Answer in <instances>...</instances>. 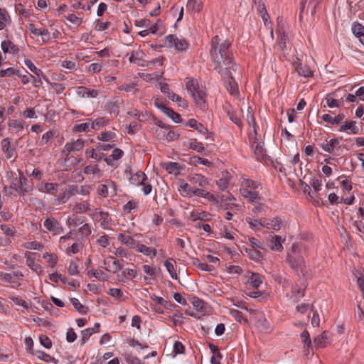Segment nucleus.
Returning <instances> with one entry per match:
<instances>
[{"instance_id":"obj_1","label":"nucleus","mask_w":364,"mask_h":364,"mask_svg":"<svg viewBox=\"0 0 364 364\" xmlns=\"http://www.w3.org/2000/svg\"><path fill=\"white\" fill-rule=\"evenodd\" d=\"M230 46V42L220 39L218 36H214L211 40L210 53L215 64L214 70L218 73L224 70L225 67L232 68L234 72L238 68V65L233 62Z\"/></svg>"},{"instance_id":"obj_2","label":"nucleus","mask_w":364,"mask_h":364,"mask_svg":"<svg viewBox=\"0 0 364 364\" xmlns=\"http://www.w3.org/2000/svg\"><path fill=\"white\" fill-rule=\"evenodd\" d=\"M306 256L307 247L304 245L294 242L287 254L286 262L293 270L299 271L304 275L306 272Z\"/></svg>"},{"instance_id":"obj_3","label":"nucleus","mask_w":364,"mask_h":364,"mask_svg":"<svg viewBox=\"0 0 364 364\" xmlns=\"http://www.w3.org/2000/svg\"><path fill=\"white\" fill-rule=\"evenodd\" d=\"M186 85L187 90L191 93L197 106L201 109H205L207 108L205 100L206 94L205 91L200 87L198 81L192 78L188 79Z\"/></svg>"},{"instance_id":"obj_4","label":"nucleus","mask_w":364,"mask_h":364,"mask_svg":"<svg viewBox=\"0 0 364 364\" xmlns=\"http://www.w3.org/2000/svg\"><path fill=\"white\" fill-rule=\"evenodd\" d=\"M232 68L225 67L224 68V70L220 73L225 80V87L230 94L232 95H238L239 91L237 84L232 77Z\"/></svg>"},{"instance_id":"obj_5","label":"nucleus","mask_w":364,"mask_h":364,"mask_svg":"<svg viewBox=\"0 0 364 364\" xmlns=\"http://www.w3.org/2000/svg\"><path fill=\"white\" fill-rule=\"evenodd\" d=\"M165 44L168 47H174L178 51L185 50L188 43L184 39H178L176 35H168L165 38Z\"/></svg>"},{"instance_id":"obj_6","label":"nucleus","mask_w":364,"mask_h":364,"mask_svg":"<svg viewBox=\"0 0 364 364\" xmlns=\"http://www.w3.org/2000/svg\"><path fill=\"white\" fill-rule=\"evenodd\" d=\"M44 227L47 230L52 232L53 235H58L63 232V228L55 218H47L43 223Z\"/></svg>"},{"instance_id":"obj_7","label":"nucleus","mask_w":364,"mask_h":364,"mask_svg":"<svg viewBox=\"0 0 364 364\" xmlns=\"http://www.w3.org/2000/svg\"><path fill=\"white\" fill-rule=\"evenodd\" d=\"M256 223L267 229H272L274 230H279L281 228L282 220L279 217H276L272 220L263 218L260 220H255Z\"/></svg>"},{"instance_id":"obj_8","label":"nucleus","mask_w":364,"mask_h":364,"mask_svg":"<svg viewBox=\"0 0 364 364\" xmlns=\"http://www.w3.org/2000/svg\"><path fill=\"white\" fill-rule=\"evenodd\" d=\"M145 53L140 49L133 50L130 53L129 61L132 63H136L138 65L144 66Z\"/></svg>"},{"instance_id":"obj_9","label":"nucleus","mask_w":364,"mask_h":364,"mask_svg":"<svg viewBox=\"0 0 364 364\" xmlns=\"http://www.w3.org/2000/svg\"><path fill=\"white\" fill-rule=\"evenodd\" d=\"M188 181L191 185L198 184L200 188H205L208 184V181L205 176L197 173L190 175L188 176Z\"/></svg>"},{"instance_id":"obj_10","label":"nucleus","mask_w":364,"mask_h":364,"mask_svg":"<svg viewBox=\"0 0 364 364\" xmlns=\"http://www.w3.org/2000/svg\"><path fill=\"white\" fill-rule=\"evenodd\" d=\"M1 150L6 154L8 159L16 158L15 150L11 147V142L9 138H5L1 141Z\"/></svg>"},{"instance_id":"obj_11","label":"nucleus","mask_w":364,"mask_h":364,"mask_svg":"<svg viewBox=\"0 0 364 364\" xmlns=\"http://www.w3.org/2000/svg\"><path fill=\"white\" fill-rule=\"evenodd\" d=\"M1 49L4 53L16 54L19 52L18 47L10 40L1 43Z\"/></svg>"},{"instance_id":"obj_12","label":"nucleus","mask_w":364,"mask_h":364,"mask_svg":"<svg viewBox=\"0 0 364 364\" xmlns=\"http://www.w3.org/2000/svg\"><path fill=\"white\" fill-rule=\"evenodd\" d=\"M241 194L243 197L247 198L250 203H257L260 200V197L257 191H252L247 188L240 190Z\"/></svg>"},{"instance_id":"obj_13","label":"nucleus","mask_w":364,"mask_h":364,"mask_svg":"<svg viewBox=\"0 0 364 364\" xmlns=\"http://www.w3.org/2000/svg\"><path fill=\"white\" fill-rule=\"evenodd\" d=\"M77 94L81 97L95 98L98 95V91L81 86L77 88Z\"/></svg>"},{"instance_id":"obj_14","label":"nucleus","mask_w":364,"mask_h":364,"mask_svg":"<svg viewBox=\"0 0 364 364\" xmlns=\"http://www.w3.org/2000/svg\"><path fill=\"white\" fill-rule=\"evenodd\" d=\"M338 144L339 140L338 139H332L330 141H326L320 144V146L324 151L333 153Z\"/></svg>"},{"instance_id":"obj_15","label":"nucleus","mask_w":364,"mask_h":364,"mask_svg":"<svg viewBox=\"0 0 364 364\" xmlns=\"http://www.w3.org/2000/svg\"><path fill=\"white\" fill-rule=\"evenodd\" d=\"M146 180H147L146 175L144 172L139 171H137L135 174H134L129 178V182L132 185L140 186V185L144 184V182H145V181H146Z\"/></svg>"},{"instance_id":"obj_16","label":"nucleus","mask_w":364,"mask_h":364,"mask_svg":"<svg viewBox=\"0 0 364 364\" xmlns=\"http://www.w3.org/2000/svg\"><path fill=\"white\" fill-rule=\"evenodd\" d=\"M345 115L343 114H339L338 116L333 117L328 114H324L322 116V119L330 124H338L343 120Z\"/></svg>"},{"instance_id":"obj_17","label":"nucleus","mask_w":364,"mask_h":364,"mask_svg":"<svg viewBox=\"0 0 364 364\" xmlns=\"http://www.w3.org/2000/svg\"><path fill=\"white\" fill-rule=\"evenodd\" d=\"M23 277V274L20 272H15L12 274L4 273V277L2 278V281L11 284H14L17 282V281L22 278Z\"/></svg>"},{"instance_id":"obj_18","label":"nucleus","mask_w":364,"mask_h":364,"mask_svg":"<svg viewBox=\"0 0 364 364\" xmlns=\"http://www.w3.org/2000/svg\"><path fill=\"white\" fill-rule=\"evenodd\" d=\"M247 282L252 287L258 289L262 283V277L258 273H252Z\"/></svg>"},{"instance_id":"obj_19","label":"nucleus","mask_w":364,"mask_h":364,"mask_svg":"<svg viewBox=\"0 0 364 364\" xmlns=\"http://www.w3.org/2000/svg\"><path fill=\"white\" fill-rule=\"evenodd\" d=\"M35 253H32L30 252H25L24 257L26 258V264L33 271L37 272L39 265H38L35 262V257L33 256Z\"/></svg>"},{"instance_id":"obj_20","label":"nucleus","mask_w":364,"mask_h":364,"mask_svg":"<svg viewBox=\"0 0 364 364\" xmlns=\"http://www.w3.org/2000/svg\"><path fill=\"white\" fill-rule=\"evenodd\" d=\"M134 248L136 249V251L141 252L146 256H149L151 255H152L153 256H156L157 253L156 250L155 248L146 247L144 244L138 245L136 247H134Z\"/></svg>"},{"instance_id":"obj_21","label":"nucleus","mask_w":364,"mask_h":364,"mask_svg":"<svg viewBox=\"0 0 364 364\" xmlns=\"http://www.w3.org/2000/svg\"><path fill=\"white\" fill-rule=\"evenodd\" d=\"M296 70L298 74L301 76L309 77L312 75V71L311 70L309 67L306 65L298 63L296 66Z\"/></svg>"},{"instance_id":"obj_22","label":"nucleus","mask_w":364,"mask_h":364,"mask_svg":"<svg viewBox=\"0 0 364 364\" xmlns=\"http://www.w3.org/2000/svg\"><path fill=\"white\" fill-rule=\"evenodd\" d=\"M162 109L164 112L175 122H181V115L176 112H175L172 109L168 107H166L164 106L162 107Z\"/></svg>"},{"instance_id":"obj_23","label":"nucleus","mask_w":364,"mask_h":364,"mask_svg":"<svg viewBox=\"0 0 364 364\" xmlns=\"http://www.w3.org/2000/svg\"><path fill=\"white\" fill-rule=\"evenodd\" d=\"M10 17L6 9L0 8V30H3L6 26Z\"/></svg>"},{"instance_id":"obj_24","label":"nucleus","mask_w":364,"mask_h":364,"mask_svg":"<svg viewBox=\"0 0 364 364\" xmlns=\"http://www.w3.org/2000/svg\"><path fill=\"white\" fill-rule=\"evenodd\" d=\"M347 129L350 130L351 133L354 134L358 132V129L355 126V121L346 122L345 124L341 127L340 131H346Z\"/></svg>"},{"instance_id":"obj_25","label":"nucleus","mask_w":364,"mask_h":364,"mask_svg":"<svg viewBox=\"0 0 364 364\" xmlns=\"http://www.w3.org/2000/svg\"><path fill=\"white\" fill-rule=\"evenodd\" d=\"M18 176L14 177L10 182V188L18 192L19 186H22V176L23 174L18 171Z\"/></svg>"},{"instance_id":"obj_26","label":"nucleus","mask_w":364,"mask_h":364,"mask_svg":"<svg viewBox=\"0 0 364 364\" xmlns=\"http://www.w3.org/2000/svg\"><path fill=\"white\" fill-rule=\"evenodd\" d=\"M164 167L169 173L176 174L178 173L181 166L176 162H168L164 164Z\"/></svg>"},{"instance_id":"obj_27","label":"nucleus","mask_w":364,"mask_h":364,"mask_svg":"<svg viewBox=\"0 0 364 364\" xmlns=\"http://www.w3.org/2000/svg\"><path fill=\"white\" fill-rule=\"evenodd\" d=\"M271 242L274 243V245L271 247L272 250L281 252L283 250L282 245V237L279 235H273L271 239Z\"/></svg>"},{"instance_id":"obj_28","label":"nucleus","mask_w":364,"mask_h":364,"mask_svg":"<svg viewBox=\"0 0 364 364\" xmlns=\"http://www.w3.org/2000/svg\"><path fill=\"white\" fill-rule=\"evenodd\" d=\"M328 339L327 336V332L324 331L321 335L318 336L314 339V343L317 346L318 348H323L326 346L327 342L326 340Z\"/></svg>"},{"instance_id":"obj_29","label":"nucleus","mask_w":364,"mask_h":364,"mask_svg":"<svg viewBox=\"0 0 364 364\" xmlns=\"http://www.w3.org/2000/svg\"><path fill=\"white\" fill-rule=\"evenodd\" d=\"M70 301L78 312L82 314H87L88 308L80 304L77 299L71 298Z\"/></svg>"},{"instance_id":"obj_30","label":"nucleus","mask_w":364,"mask_h":364,"mask_svg":"<svg viewBox=\"0 0 364 364\" xmlns=\"http://www.w3.org/2000/svg\"><path fill=\"white\" fill-rule=\"evenodd\" d=\"M107 122L108 120L105 117L97 118L92 122L91 128L95 130L100 129L101 127L106 126Z\"/></svg>"},{"instance_id":"obj_31","label":"nucleus","mask_w":364,"mask_h":364,"mask_svg":"<svg viewBox=\"0 0 364 364\" xmlns=\"http://www.w3.org/2000/svg\"><path fill=\"white\" fill-rule=\"evenodd\" d=\"M23 125L24 122L23 120L11 119L8 123V126L10 128L15 129L17 132L23 131Z\"/></svg>"},{"instance_id":"obj_32","label":"nucleus","mask_w":364,"mask_h":364,"mask_svg":"<svg viewBox=\"0 0 364 364\" xmlns=\"http://www.w3.org/2000/svg\"><path fill=\"white\" fill-rule=\"evenodd\" d=\"M118 240L123 244L133 247L135 245V240L129 235L120 233Z\"/></svg>"},{"instance_id":"obj_33","label":"nucleus","mask_w":364,"mask_h":364,"mask_svg":"<svg viewBox=\"0 0 364 364\" xmlns=\"http://www.w3.org/2000/svg\"><path fill=\"white\" fill-rule=\"evenodd\" d=\"M14 75H16L19 77H21V74L19 73V70H16L14 69V68H9L6 70H0V77H11Z\"/></svg>"},{"instance_id":"obj_34","label":"nucleus","mask_w":364,"mask_h":364,"mask_svg":"<svg viewBox=\"0 0 364 364\" xmlns=\"http://www.w3.org/2000/svg\"><path fill=\"white\" fill-rule=\"evenodd\" d=\"M187 7L196 12H200L202 10L203 4L201 1L197 0H188Z\"/></svg>"},{"instance_id":"obj_35","label":"nucleus","mask_w":364,"mask_h":364,"mask_svg":"<svg viewBox=\"0 0 364 364\" xmlns=\"http://www.w3.org/2000/svg\"><path fill=\"white\" fill-rule=\"evenodd\" d=\"M100 225L103 229H106L109 224V214L106 212H100L99 213Z\"/></svg>"},{"instance_id":"obj_36","label":"nucleus","mask_w":364,"mask_h":364,"mask_svg":"<svg viewBox=\"0 0 364 364\" xmlns=\"http://www.w3.org/2000/svg\"><path fill=\"white\" fill-rule=\"evenodd\" d=\"M192 263L194 266L197 267L201 270L210 272L212 270V267L209 266L206 263H203L198 258H192Z\"/></svg>"},{"instance_id":"obj_37","label":"nucleus","mask_w":364,"mask_h":364,"mask_svg":"<svg viewBox=\"0 0 364 364\" xmlns=\"http://www.w3.org/2000/svg\"><path fill=\"white\" fill-rule=\"evenodd\" d=\"M90 209V204L88 202H86V201H84L82 203H77L75 208H74V210L77 213H83V212H86L87 210H89Z\"/></svg>"},{"instance_id":"obj_38","label":"nucleus","mask_w":364,"mask_h":364,"mask_svg":"<svg viewBox=\"0 0 364 364\" xmlns=\"http://www.w3.org/2000/svg\"><path fill=\"white\" fill-rule=\"evenodd\" d=\"M0 229L6 235L9 237H13L16 234V229L14 226L3 224L1 225Z\"/></svg>"},{"instance_id":"obj_39","label":"nucleus","mask_w":364,"mask_h":364,"mask_svg":"<svg viewBox=\"0 0 364 364\" xmlns=\"http://www.w3.org/2000/svg\"><path fill=\"white\" fill-rule=\"evenodd\" d=\"M255 154L259 161L264 159L266 156V151L259 144L256 145L255 148Z\"/></svg>"},{"instance_id":"obj_40","label":"nucleus","mask_w":364,"mask_h":364,"mask_svg":"<svg viewBox=\"0 0 364 364\" xmlns=\"http://www.w3.org/2000/svg\"><path fill=\"white\" fill-rule=\"evenodd\" d=\"M31 187L28 185V180L26 178L22 176V186H19L18 193L24 196L26 193L31 191Z\"/></svg>"},{"instance_id":"obj_41","label":"nucleus","mask_w":364,"mask_h":364,"mask_svg":"<svg viewBox=\"0 0 364 364\" xmlns=\"http://www.w3.org/2000/svg\"><path fill=\"white\" fill-rule=\"evenodd\" d=\"M209 215L208 213L205 212H192L191 214V218H192V220L196 221L197 220H207L208 216Z\"/></svg>"},{"instance_id":"obj_42","label":"nucleus","mask_w":364,"mask_h":364,"mask_svg":"<svg viewBox=\"0 0 364 364\" xmlns=\"http://www.w3.org/2000/svg\"><path fill=\"white\" fill-rule=\"evenodd\" d=\"M115 136V134L112 132H103L97 136V139L100 141H112Z\"/></svg>"},{"instance_id":"obj_43","label":"nucleus","mask_w":364,"mask_h":364,"mask_svg":"<svg viewBox=\"0 0 364 364\" xmlns=\"http://www.w3.org/2000/svg\"><path fill=\"white\" fill-rule=\"evenodd\" d=\"M43 258L46 259L47 262L50 265L51 267H54L57 264L58 257L54 254H49L46 252L43 255Z\"/></svg>"},{"instance_id":"obj_44","label":"nucleus","mask_w":364,"mask_h":364,"mask_svg":"<svg viewBox=\"0 0 364 364\" xmlns=\"http://www.w3.org/2000/svg\"><path fill=\"white\" fill-rule=\"evenodd\" d=\"M23 247L26 249L41 250L43 247V245L39 242L33 241L24 243Z\"/></svg>"},{"instance_id":"obj_45","label":"nucleus","mask_w":364,"mask_h":364,"mask_svg":"<svg viewBox=\"0 0 364 364\" xmlns=\"http://www.w3.org/2000/svg\"><path fill=\"white\" fill-rule=\"evenodd\" d=\"M353 33L358 38H359L364 33V26L356 22L354 23L352 27Z\"/></svg>"},{"instance_id":"obj_46","label":"nucleus","mask_w":364,"mask_h":364,"mask_svg":"<svg viewBox=\"0 0 364 364\" xmlns=\"http://www.w3.org/2000/svg\"><path fill=\"white\" fill-rule=\"evenodd\" d=\"M191 162L194 164H200L207 166H210L212 165V163L209 161L208 159L199 156L191 157Z\"/></svg>"},{"instance_id":"obj_47","label":"nucleus","mask_w":364,"mask_h":364,"mask_svg":"<svg viewBox=\"0 0 364 364\" xmlns=\"http://www.w3.org/2000/svg\"><path fill=\"white\" fill-rule=\"evenodd\" d=\"M250 257L255 261H259L262 258L261 252L255 249H246Z\"/></svg>"},{"instance_id":"obj_48","label":"nucleus","mask_w":364,"mask_h":364,"mask_svg":"<svg viewBox=\"0 0 364 364\" xmlns=\"http://www.w3.org/2000/svg\"><path fill=\"white\" fill-rule=\"evenodd\" d=\"M167 271L168 272L170 276L173 278V279H177L178 277H177V274L174 270V267H173V264L168 260H166L165 262V264H164Z\"/></svg>"},{"instance_id":"obj_49","label":"nucleus","mask_w":364,"mask_h":364,"mask_svg":"<svg viewBox=\"0 0 364 364\" xmlns=\"http://www.w3.org/2000/svg\"><path fill=\"white\" fill-rule=\"evenodd\" d=\"M25 65L30 69L31 71H32L33 73L37 75L38 76L40 75L41 73H42L41 70L38 69L33 63L31 62V60L26 59L24 61Z\"/></svg>"},{"instance_id":"obj_50","label":"nucleus","mask_w":364,"mask_h":364,"mask_svg":"<svg viewBox=\"0 0 364 364\" xmlns=\"http://www.w3.org/2000/svg\"><path fill=\"white\" fill-rule=\"evenodd\" d=\"M194 196L203 197V198H208L210 196L209 192L205 191L203 188H193V193ZM211 197H213V195H210Z\"/></svg>"},{"instance_id":"obj_51","label":"nucleus","mask_w":364,"mask_h":364,"mask_svg":"<svg viewBox=\"0 0 364 364\" xmlns=\"http://www.w3.org/2000/svg\"><path fill=\"white\" fill-rule=\"evenodd\" d=\"M192 304L196 308V309L198 311H202L204 309V302L196 297L193 298Z\"/></svg>"},{"instance_id":"obj_52","label":"nucleus","mask_w":364,"mask_h":364,"mask_svg":"<svg viewBox=\"0 0 364 364\" xmlns=\"http://www.w3.org/2000/svg\"><path fill=\"white\" fill-rule=\"evenodd\" d=\"M58 185L53 183H46L44 186L45 192L49 193H54L58 191Z\"/></svg>"},{"instance_id":"obj_53","label":"nucleus","mask_w":364,"mask_h":364,"mask_svg":"<svg viewBox=\"0 0 364 364\" xmlns=\"http://www.w3.org/2000/svg\"><path fill=\"white\" fill-rule=\"evenodd\" d=\"M68 222L70 225H73L74 227H77V226L82 224L84 220L80 218L73 215V217L68 218Z\"/></svg>"},{"instance_id":"obj_54","label":"nucleus","mask_w":364,"mask_h":364,"mask_svg":"<svg viewBox=\"0 0 364 364\" xmlns=\"http://www.w3.org/2000/svg\"><path fill=\"white\" fill-rule=\"evenodd\" d=\"M40 342L46 348H50L52 346L51 340L45 335H41L39 337Z\"/></svg>"},{"instance_id":"obj_55","label":"nucleus","mask_w":364,"mask_h":364,"mask_svg":"<svg viewBox=\"0 0 364 364\" xmlns=\"http://www.w3.org/2000/svg\"><path fill=\"white\" fill-rule=\"evenodd\" d=\"M259 12L261 14V16L264 22H266L269 18V16L266 10V7L264 4H259L258 7Z\"/></svg>"},{"instance_id":"obj_56","label":"nucleus","mask_w":364,"mask_h":364,"mask_svg":"<svg viewBox=\"0 0 364 364\" xmlns=\"http://www.w3.org/2000/svg\"><path fill=\"white\" fill-rule=\"evenodd\" d=\"M41 33H40L39 36H41V44L47 43L50 41V32L47 28H41Z\"/></svg>"},{"instance_id":"obj_57","label":"nucleus","mask_w":364,"mask_h":364,"mask_svg":"<svg viewBox=\"0 0 364 364\" xmlns=\"http://www.w3.org/2000/svg\"><path fill=\"white\" fill-rule=\"evenodd\" d=\"M100 171L97 165H88L84 168V173L86 174H95Z\"/></svg>"},{"instance_id":"obj_58","label":"nucleus","mask_w":364,"mask_h":364,"mask_svg":"<svg viewBox=\"0 0 364 364\" xmlns=\"http://www.w3.org/2000/svg\"><path fill=\"white\" fill-rule=\"evenodd\" d=\"M189 148L201 153L204 150V146L202 143L197 141H191L189 143Z\"/></svg>"},{"instance_id":"obj_59","label":"nucleus","mask_w":364,"mask_h":364,"mask_svg":"<svg viewBox=\"0 0 364 364\" xmlns=\"http://www.w3.org/2000/svg\"><path fill=\"white\" fill-rule=\"evenodd\" d=\"M180 188L184 193H186L187 195H189L193 193L194 187L192 186L191 183L188 184L187 183H181Z\"/></svg>"},{"instance_id":"obj_60","label":"nucleus","mask_w":364,"mask_h":364,"mask_svg":"<svg viewBox=\"0 0 364 364\" xmlns=\"http://www.w3.org/2000/svg\"><path fill=\"white\" fill-rule=\"evenodd\" d=\"M68 271L69 272L70 274L71 275H76L78 274V266L77 264L73 262V261H71L70 262V264L68 267Z\"/></svg>"},{"instance_id":"obj_61","label":"nucleus","mask_w":364,"mask_h":364,"mask_svg":"<svg viewBox=\"0 0 364 364\" xmlns=\"http://www.w3.org/2000/svg\"><path fill=\"white\" fill-rule=\"evenodd\" d=\"M77 335L73 328H70L68 330L66 333V340L69 343H73L76 340Z\"/></svg>"},{"instance_id":"obj_62","label":"nucleus","mask_w":364,"mask_h":364,"mask_svg":"<svg viewBox=\"0 0 364 364\" xmlns=\"http://www.w3.org/2000/svg\"><path fill=\"white\" fill-rule=\"evenodd\" d=\"M86 154H89V156L92 158V159H95L97 161H100L102 157L104 156V154L103 153H95V150L92 149V150H86Z\"/></svg>"},{"instance_id":"obj_63","label":"nucleus","mask_w":364,"mask_h":364,"mask_svg":"<svg viewBox=\"0 0 364 364\" xmlns=\"http://www.w3.org/2000/svg\"><path fill=\"white\" fill-rule=\"evenodd\" d=\"M79 232L84 236L87 237L91 234V229L89 224L85 223L79 228Z\"/></svg>"},{"instance_id":"obj_64","label":"nucleus","mask_w":364,"mask_h":364,"mask_svg":"<svg viewBox=\"0 0 364 364\" xmlns=\"http://www.w3.org/2000/svg\"><path fill=\"white\" fill-rule=\"evenodd\" d=\"M106 109L109 113H118V107L114 102H109L106 105Z\"/></svg>"}]
</instances>
